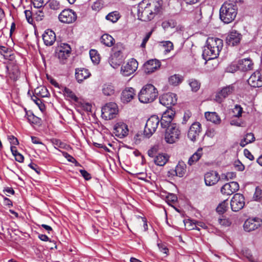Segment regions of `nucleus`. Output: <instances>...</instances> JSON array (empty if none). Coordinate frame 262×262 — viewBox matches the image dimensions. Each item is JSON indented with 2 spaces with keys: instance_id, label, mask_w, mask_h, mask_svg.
<instances>
[{
  "instance_id": "15",
  "label": "nucleus",
  "mask_w": 262,
  "mask_h": 262,
  "mask_svg": "<svg viewBox=\"0 0 262 262\" xmlns=\"http://www.w3.org/2000/svg\"><path fill=\"white\" fill-rule=\"evenodd\" d=\"M138 66L137 61L132 58L125 65L122 66L121 72L123 75L128 76L137 70Z\"/></svg>"
},
{
  "instance_id": "21",
  "label": "nucleus",
  "mask_w": 262,
  "mask_h": 262,
  "mask_svg": "<svg viewBox=\"0 0 262 262\" xmlns=\"http://www.w3.org/2000/svg\"><path fill=\"white\" fill-rule=\"evenodd\" d=\"M242 36L237 31H231L226 37V43L229 46H236L240 42Z\"/></svg>"
},
{
  "instance_id": "63",
  "label": "nucleus",
  "mask_w": 262,
  "mask_h": 262,
  "mask_svg": "<svg viewBox=\"0 0 262 262\" xmlns=\"http://www.w3.org/2000/svg\"><path fill=\"white\" fill-rule=\"evenodd\" d=\"M102 8L101 4L100 2L97 1L94 3L92 6V8L95 11H98Z\"/></svg>"
},
{
  "instance_id": "2",
  "label": "nucleus",
  "mask_w": 262,
  "mask_h": 262,
  "mask_svg": "<svg viewBox=\"0 0 262 262\" xmlns=\"http://www.w3.org/2000/svg\"><path fill=\"white\" fill-rule=\"evenodd\" d=\"M158 95L157 89L151 84H147L140 90L138 94V98L142 103H149L152 102Z\"/></svg>"
},
{
  "instance_id": "32",
  "label": "nucleus",
  "mask_w": 262,
  "mask_h": 262,
  "mask_svg": "<svg viewBox=\"0 0 262 262\" xmlns=\"http://www.w3.org/2000/svg\"><path fill=\"white\" fill-rule=\"evenodd\" d=\"M101 42L107 47H112L115 43L114 38L108 34H104L101 36Z\"/></svg>"
},
{
  "instance_id": "8",
  "label": "nucleus",
  "mask_w": 262,
  "mask_h": 262,
  "mask_svg": "<svg viewBox=\"0 0 262 262\" xmlns=\"http://www.w3.org/2000/svg\"><path fill=\"white\" fill-rule=\"evenodd\" d=\"M160 103L166 106L167 109L172 108V106L177 102V95L172 93L164 94L159 97Z\"/></svg>"
},
{
  "instance_id": "25",
  "label": "nucleus",
  "mask_w": 262,
  "mask_h": 262,
  "mask_svg": "<svg viewBox=\"0 0 262 262\" xmlns=\"http://www.w3.org/2000/svg\"><path fill=\"white\" fill-rule=\"evenodd\" d=\"M90 76L91 73L88 69L85 68H77L75 69V78L78 83H81Z\"/></svg>"
},
{
  "instance_id": "19",
  "label": "nucleus",
  "mask_w": 262,
  "mask_h": 262,
  "mask_svg": "<svg viewBox=\"0 0 262 262\" xmlns=\"http://www.w3.org/2000/svg\"><path fill=\"white\" fill-rule=\"evenodd\" d=\"M201 132V124L198 122L193 123L188 132V138L192 141H195Z\"/></svg>"
},
{
  "instance_id": "12",
  "label": "nucleus",
  "mask_w": 262,
  "mask_h": 262,
  "mask_svg": "<svg viewBox=\"0 0 262 262\" xmlns=\"http://www.w3.org/2000/svg\"><path fill=\"white\" fill-rule=\"evenodd\" d=\"M262 225V219L255 217L247 219L244 224L243 227L245 231L251 232L256 230Z\"/></svg>"
},
{
  "instance_id": "42",
  "label": "nucleus",
  "mask_w": 262,
  "mask_h": 262,
  "mask_svg": "<svg viewBox=\"0 0 262 262\" xmlns=\"http://www.w3.org/2000/svg\"><path fill=\"white\" fill-rule=\"evenodd\" d=\"M77 104L78 106L81 107L83 110L91 112L92 105L91 104L88 102H85L83 100L79 99V101L77 102Z\"/></svg>"
},
{
  "instance_id": "7",
  "label": "nucleus",
  "mask_w": 262,
  "mask_h": 262,
  "mask_svg": "<svg viewBox=\"0 0 262 262\" xmlns=\"http://www.w3.org/2000/svg\"><path fill=\"white\" fill-rule=\"evenodd\" d=\"M175 114L176 111L173 108L167 109L164 112L160 120V127L163 129L169 127Z\"/></svg>"
},
{
  "instance_id": "64",
  "label": "nucleus",
  "mask_w": 262,
  "mask_h": 262,
  "mask_svg": "<svg viewBox=\"0 0 262 262\" xmlns=\"http://www.w3.org/2000/svg\"><path fill=\"white\" fill-rule=\"evenodd\" d=\"M216 134V132L213 128H209L206 132V135L210 138H213Z\"/></svg>"
},
{
  "instance_id": "56",
  "label": "nucleus",
  "mask_w": 262,
  "mask_h": 262,
  "mask_svg": "<svg viewBox=\"0 0 262 262\" xmlns=\"http://www.w3.org/2000/svg\"><path fill=\"white\" fill-rule=\"evenodd\" d=\"M24 12H25V16H26V19H27L28 22L29 24H32V23L33 21V19L32 17L31 11H30L29 10H25Z\"/></svg>"
},
{
  "instance_id": "44",
  "label": "nucleus",
  "mask_w": 262,
  "mask_h": 262,
  "mask_svg": "<svg viewBox=\"0 0 262 262\" xmlns=\"http://www.w3.org/2000/svg\"><path fill=\"white\" fill-rule=\"evenodd\" d=\"M253 199L257 202H260L262 200V189L260 187L257 186L255 188Z\"/></svg>"
},
{
  "instance_id": "9",
  "label": "nucleus",
  "mask_w": 262,
  "mask_h": 262,
  "mask_svg": "<svg viewBox=\"0 0 262 262\" xmlns=\"http://www.w3.org/2000/svg\"><path fill=\"white\" fill-rule=\"evenodd\" d=\"M163 4L162 0H149V14L147 16V21L153 19L156 14L159 13Z\"/></svg>"
},
{
  "instance_id": "5",
  "label": "nucleus",
  "mask_w": 262,
  "mask_h": 262,
  "mask_svg": "<svg viewBox=\"0 0 262 262\" xmlns=\"http://www.w3.org/2000/svg\"><path fill=\"white\" fill-rule=\"evenodd\" d=\"M160 123V119L156 115L151 116L146 121L144 134L150 137L156 130Z\"/></svg>"
},
{
  "instance_id": "30",
  "label": "nucleus",
  "mask_w": 262,
  "mask_h": 262,
  "mask_svg": "<svg viewBox=\"0 0 262 262\" xmlns=\"http://www.w3.org/2000/svg\"><path fill=\"white\" fill-rule=\"evenodd\" d=\"M186 165L183 162H179L175 168L174 172L177 176L183 177L186 172Z\"/></svg>"
},
{
  "instance_id": "22",
  "label": "nucleus",
  "mask_w": 262,
  "mask_h": 262,
  "mask_svg": "<svg viewBox=\"0 0 262 262\" xmlns=\"http://www.w3.org/2000/svg\"><path fill=\"white\" fill-rule=\"evenodd\" d=\"M135 90L133 88H126L121 93V99L124 103L130 102L134 98Z\"/></svg>"
},
{
  "instance_id": "3",
  "label": "nucleus",
  "mask_w": 262,
  "mask_h": 262,
  "mask_svg": "<svg viewBox=\"0 0 262 262\" xmlns=\"http://www.w3.org/2000/svg\"><path fill=\"white\" fill-rule=\"evenodd\" d=\"M181 135L179 127L176 123H172L167 128L165 135V139L167 143L172 144L177 141Z\"/></svg>"
},
{
  "instance_id": "17",
  "label": "nucleus",
  "mask_w": 262,
  "mask_h": 262,
  "mask_svg": "<svg viewBox=\"0 0 262 262\" xmlns=\"http://www.w3.org/2000/svg\"><path fill=\"white\" fill-rule=\"evenodd\" d=\"M239 186L237 182L232 181L226 183L221 188L223 194L230 195L239 190Z\"/></svg>"
},
{
  "instance_id": "29",
  "label": "nucleus",
  "mask_w": 262,
  "mask_h": 262,
  "mask_svg": "<svg viewBox=\"0 0 262 262\" xmlns=\"http://www.w3.org/2000/svg\"><path fill=\"white\" fill-rule=\"evenodd\" d=\"M124 49L123 45L121 42H117L112 49L113 52L112 55V59L114 58H118L120 57L123 50Z\"/></svg>"
},
{
  "instance_id": "53",
  "label": "nucleus",
  "mask_w": 262,
  "mask_h": 262,
  "mask_svg": "<svg viewBox=\"0 0 262 262\" xmlns=\"http://www.w3.org/2000/svg\"><path fill=\"white\" fill-rule=\"evenodd\" d=\"M143 138L144 136L142 135L141 133H138L135 135L134 137V143L136 144H139L141 142V140L143 139Z\"/></svg>"
},
{
  "instance_id": "54",
  "label": "nucleus",
  "mask_w": 262,
  "mask_h": 262,
  "mask_svg": "<svg viewBox=\"0 0 262 262\" xmlns=\"http://www.w3.org/2000/svg\"><path fill=\"white\" fill-rule=\"evenodd\" d=\"M244 138L249 143H251L255 141L254 135L252 133H247Z\"/></svg>"
},
{
  "instance_id": "43",
  "label": "nucleus",
  "mask_w": 262,
  "mask_h": 262,
  "mask_svg": "<svg viewBox=\"0 0 262 262\" xmlns=\"http://www.w3.org/2000/svg\"><path fill=\"white\" fill-rule=\"evenodd\" d=\"M90 56L92 62L95 64H98L100 61L99 55L95 50L92 49L90 51Z\"/></svg>"
},
{
  "instance_id": "23",
  "label": "nucleus",
  "mask_w": 262,
  "mask_h": 262,
  "mask_svg": "<svg viewBox=\"0 0 262 262\" xmlns=\"http://www.w3.org/2000/svg\"><path fill=\"white\" fill-rule=\"evenodd\" d=\"M253 63L250 58L240 59L238 61L236 68L242 71H247L253 69Z\"/></svg>"
},
{
  "instance_id": "4",
  "label": "nucleus",
  "mask_w": 262,
  "mask_h": 262,
  "mask_svg": "<svg viewBox=\"0 0 262 262\" xmlns=\"http://www.w3.org/2000/svg\"><path fill=\"white\" fill-rule=\"evenodd\" d=\"M101 112V116L105 120L114 119L118 112L117 105L114 102L107 103L102 108Z\"/></svg>"
},
{
  "instance_id": "27",
  "label": "nucleus",
  "mask_w": 262,
  "mask_h": 262,
  "mask_svg": "<svg viewBox=\"0 0 262 262\" xmlns=\"http://www.w3.org/2000/svg\"><path fill=\"white\" fill-rule=\"evenodd\" d=\"M206 42L209 43V46H212L216 49L219 47L220 51L222 49L223 46V40L219 38L209 37L206 40Z\"/></svg>"
},
{
  "instance_id": "10",
  "label": "nucleus",
  "mask_w": 262,
  "mask_h": 262,
  "mask_svg": "<svg viewBox=\"0 0 262 262\" xmlns=\"http://www.w3.org/2000/svg\"><path fill=\"white\" fill-rule=\"evenodd\" d=\"M245 204V198L240 193L235 194L230 202L231 209L234 212L238 211L243 209Z\"/></svg>"
},
{
  "instance_id": "26",
  "label": "nucleus",
  "mask_w": 262,
  "mask_h": 262,
  "mask_svg": "<svg viewBox=\"0 0 262 262\" xmlns=\"http://www.w3.org/2000/svg\"><path fill=\"white\" fill-rule=\"evenodd\" d=\"M42 39L46 46H52L56 40V35L54 31L47 30L42 34Z\"/></svg>"
},
{
  "instance_id": "45",
  "label": "nucleus",
  "mask_w": 262,
  "mask_h": 262,
  "mask_svg": "<svg viewBox=\"0 0 262 262\" xmlns=\"http://www.w3.org/2000/svg\"><path fill=\"white\" fill-rule=\"evenodd\" d=\"M161 45L165 48V53L170 52L173 49V45L170 41H163L160 42Z\"/></svg>"
},
{
  "instance_id": "31",
  "label": "nucleus",
  "mask_w": 262,
  "mask_h": 262,
  "mask_svg": "<svg viewBox=\"0 0 262 262\" xmlns=\"http://www.w3.org/2000/svg\"><path fill=\"white\" fill-rule=\"evenodd\" d=\"M63 93L64 96L70 101H73L77 103L80 99L71 89L67 87L64 88Z\"/></svg>"
},
{
  "instance_id": "35",
  "label": "nucleus",
  "mask_w": 262,
  "mask_h": 262,
  "mask_svg": "<svg viewBox=\"0 0 262 262\" xmlns=\"http://www.w3.org/2000/svg\"><path fill=\"white\" fill-rule=\"evenodd\" d=\"M12 51L7 47L0 46V54L4 57L6 59L12 60L13 55L11 54Z\"/></svg>"
},
{
  "instance_id": "6",
  "label": "nucleus",
  "mask_w": 262,
  "mask_h": 262,
  "mask_svg": "<svg viewBox=\"0 0 262 262\" xmlns=\"http://www.w3.org/2000/svg\"><path fill=\"white\" fill-rule=\"evenodd\" d=\"M77 14L70 9H64L58 15L59 20L63 24H72L77 19Z\"/></svg>"
},
{
  "instance_id": "55",
  "label": "nucleus",
  "mask_w": 262,
  "mask_h": 262,
  "mask_svg": "<svg viewBox=\"0 0 262 262\" xmlns=\"http://www.w3.org/2000/svg\"><path fill=\"white\" fill-rule=\"evenodd\" d=\"M58 50H62V51H69L71 52V48L70 46L67 43H62L60 47L57 49Z\"/></svg>"
},
{
  "instance_id": "52",
  "label": "nucleus",
  "mask_w": 262,
  "mask_h": 262,
  "mask_svg": "<svg viewBox=\"0 0 262 262\" xmlns=\"http://www.w3.org/2000/svg\"><path fill=\"white\" fill-rule=\"evenodd\" d=\"M236 173L235 172H228L226 174L222 175V179H224L226 180H229V179H232L236 177Z\"/></svg>"
},
{
  "instance_id": "18",
  "label": "nucleus",
  "mask_w": 262,
  "mask_h": 262,
  "mask_svg": "<svg viewBox=\"0 0 262 262\" xmlns=\"http://www.w3.org/2000/svg\"><path fill=\"white\" fill-rule=\"evenodd\" d=\"M161 67V62L156 59H150L146 61L143 66V70L146 74H150L154 72Z\"/></svg>"
},
{
  "instance_id": "41",
  "label": "nucleus",
  "mask_w": 262,
  "mask_h": 262,
  "mask_svg": "<svg viewBox=\"0 0 262 262\" xmlns=\"http://www.w3.org/2000/svg\"><path fill=\"white\" fill-rule=\"evenodd\" d=\"M20 75V72L17 67H14L9 73V77L13 81H16Z\"/></svg>"
},
{
  "instance_id": "24",
  "label": "nucleus",
  "mask_w": 262,
  "mask_h": 262,
  "mask_svg": "<svg viewBox=\"0 0 262 262\" xmlns=\"http://www.w3.org/2000/svg\"><path fill=\"white\" fill-rule=\"evenodd\" d=\"M116 135L120 138H123L128 135V129L127 125L123 122L117 123L114 127Z\"/></svg>"
},
{
  "instance_id": "57",
  "label": "nucleus",
  "mask_w": 262,
  "mask_h": 262,
  "mask_svg": "<svg viewBox=\"0 0 262 262\" xmlns=\"http://www.w3.org/2000/svg\"><path fill=\"white\" fill-rule=\"evenodd\" d=\"M151 34H152V31H150L146 34V36L143 38L142 42L141 44V47H142L143 48L145 47L146 44L147 42L148 41V40H149Z\"/></svg>"
},
{
  "instance_id": "48",
  "label": "nucleus",
  "mask_w": 262,
  "mask_h": 262,
  "mask_svg": "<svg viewBox=\"0 0 262 262\" xmlns=\"http://www.w3.org/2000/svg\"><path fill=\"white\" fill-rule=\"evenodd\" d=\"M233 112L234 113V116L236 117H240L242 116V114L243 113V108L239 105H235Z\"/></svg>"
},
{
  "instance_id": "40",
  "label": "nucleus",
  "mask_w": 262,
  "mask_h": 262,
  "mask_svg": "<svg viewBox=\"0 0 262 262\" xmlns=\"http://www.w3.org/2000/svg\"><path fill=\"white\" fill-rule=\"evenodd\" d=\"M188 81L192 91L196 92L200 89L201 83L198 80L192 78L189 79Z\"/></svg>"
},
{
  "instance_id": "37",
  "label": "nucleus",
  "mask_w": 262,
  "mask_h": 262,
  "mask_svg": "<svg viewBox=\"0 0 262 262\" xmlns=\"http://www.w3.org/2000/svg\"><path fill=\"white\" fill-rule=\"evenodd\" d=\"M49 94L48 91L46 88L40 86L35 89L34 95L37 97L43 98L48 97Z\"/></svg>"
},
{
  "instance_id": "20",
  "label": "nucleus",
  "mask_w": 262,
  "mask_h": 262,
  "mask_svg": "<svg viewBox=\"0 0 262 262\" xmlns=\"http://www.w3.org/2000/svg\"><path fill=\"white\" fill-rule=\"evenodd\" d=\"M220 179V176L216 171H210L207 172L204 176L205 183L207 186L215 185Z\"/></svg>"
},
{
  "instance_id": "14",
  "label": "nucleus",
  "mask_w": 262,
  "mask_h": 262,
  "mask_svg": "<svg viewBox=\"0 0 262 262\" xmlns=\"http://www.w3.org/2000/svg\"><path fill=\"white\" fill-rule=\"evenodd\" d=\"M220 52L219 48L216 49L206 42L202 56L205 60H210L216 58L219 56Z\"/></svg>"
},
{
  "instance_id": "39",
  "label": "nucleus",
  "mask_w": 262,
  "mask_h": 262,
  "mask_svg": "<svg viewBox=\"0 0 262 262\" xmlns=\"http://www.w3.org/2000/svg\"><path fill=\"white\" fill-rule=\"evenodd\" d=\"M120 18V15L118 11H113L108 13L105 17V18L110 21L115 23H116Z\"/></svg>"
},
{
  "instance_id": "49",
  "label": "nucleus",
  "mask_w": 262,
  "mask_h": 262,
  "mask_svg": "<svg viewBox=\"0 0 262 262\" xmlns=\"http://www.w3.org/2000/svg\"><path fill=\"white\" fill-rule=\"evenodd\" d=\"M31 99L34 103L39 107L40 110H42V108L44 107V104L42 103L41 100L39 99L37 96L33 95V96H31Z\"/></svg>"
},
{
  "instance_id": "51",
  "label": "nucleus",
  "mask_w": 262,
  "mask_h": 262,
  "mask_svg": "<svg viewBox=\"0 0 262 262\" xmlns=\"http://www.w3.org/2000/svg\"><path fill=\"white\" fill-rule=\"evenodd\" d=\"M243 255L250 261L253 260V257L251 251L248 249H245L242 250Z\"/></svg>"
},
{
  "instance_id": "61",
  "label": "nucleus",
  "mask_w": 262,
  "mask_h": 262,
  "mask_svg": "<svg viewBox=\"0 0 262 262\" xmlns=\"http://www.w3.org/2000/svg\"><path fill=\"white\" fill-rule=\"evenodd\" d=\"M43 0H34L33 5L35 8L40 9L43 6Z\"/></svg>"
},
{
  "instance_id": "46",
  "label": "nucleus",
  "mask_w": 262,
  "mask_h": 262,
  "mask_svg": "<svg viewBox=\"0 0 262 262\" xmlns=\"http://www.w3.org/2000/svg\"><path fill=\"white\" fill-rule=\"evenodd\" d=\"M228 208V203L226 200L220 203L217 207L216 210L220 214L224 213Z\"/></svg>"
},
{
  "instance_id": "28",
  "label": "nucleus",
  "mask_w": 262,
  "mask_h": 262,
  "mask_svg": "<svg viewBox=\"0 0 262 262\" xmlns=\"http://www.w3.org/2000/svg\"><path fill=\"white\" fill-rule=\"evenodd\" d=\"M205 116L208 121H210L214 124H219L221 122V119L216 112L205 113Z\"/></svg>"
},
{
  "instance_id": "58",
  "label": "nucleus",
  "mask_w": 262,
  "mask_h": 262,
  "mask_svg": "<svg viewBox=\"0 0 262 262\" xmlns=\"http://www.w3.org/2000/svg\"><path fill=\"white\" fill-rule=\"evenodd\" d=\"M158 150V148L157 146H154L151 147L150 149H149L148 151V155L150 157H154L155 155L157 154Z\"/></svg>"
},
{
  "instance_id": "11",
  "label": "nucleus",
  "mask_w": 262,
  "mask_h": 262,
  "mask_svg": "<svg viewBox=\"0 0 262 262\" xmlns=\"http://www.w3.org/2000/svg\"><path fill=\"white\" fill-rule=\"evenodd\" d=\"M235 90V86L233 84H231L225 86L218 92L215 96L214 100L219 103H221L224 99L228 96L232 94Z\"/></svg>"
},
{
  "instance_id": "59",
  "label": "nucleus",
  "mask_w": 262,
  "mask_h": 262,
  "mask_svg": "<svg viewBox=\"0 0 262 262\" xmlns=\"http://www.w3.org/2000/svg\"><path fill=\"white\" fill-rule=\"evenodd\" d=\"M79 172L85 180H89L92 178L91 174L85 170L80 169Z\"/></svg>"
},
{
  "instance_id": "38",
  "label": "nucleus",
  "mask_w": 262,
  "mask_h": 262,
  "mask_svg": "<svg viewBox=\"0 0 262 262\" xmlns=\"http://www.w3.org/2000/svg\"><path fill=\"white\" fill-rule=\"evenodd\" d=\"M102 92L106 96L113 95L115 93L114 86L111 84H105L103 86Z\"/></svg>"
},
{
  "instance_id": "13",
  "label": "nucleus",
  "mask_w": 262,
  "mask_h": 262,
  "mask_svg": "<svg viewBox=\"0 0 262 262\" xmlns=\"http://www.w3.org/2000/svg\"><path fill=\"white\" fill-rule=\"evenodd\" d=\"M149 0H143L138 6V16L141 20L147 21L149 14Z\"/></svg>"
},
{
  "instance_id": "60",
  "label": "nucleus",
  "mask_w": 262,
  "mask_h": 262,
  "mask_svg": "<svg viewBox=\"0 0 262 262\" xmlns=\"http://www.w3.org/2000/svg\"><path fill=\"white\" fill-rule=\"evenodd\" d=\"M29 167L34 170L37 173L40 174L41 168L36 164L31 163L29 164Z\"/></svg>"
},
{
  "instance_id": "36",
  "label": "nucleus",
  "mask_w": 262,
  "mask_h": 262,
  "mask_svg": "<svg viewBox=\"0 0 262 262\" xmlns=\"http://www.w3.org/2000/svg\"><path fill=\"white\" fill-rule=\"evenodd\" d=\"M183 80V77L179 74H174L168 78L169 83L172 85H178L181 83Z\"/></svg>"
},
{
  "instance_id": "1",
  "label": "nucleus",
  "mask_w": 262,
  "mask_h": 262,
  "mask_svg": "<svg viewBox=\"0 0 262 262\" xmlns=\"http://www.w3.org/2000/svg\"><path fill=\"white\" fill-rule=\"evenodd\" d=\"M237 9V6L235 4L225 2L220 9V19L226 24L232 22L236 16Z\"/></svg>"
},
{
  "instance_id": "33",
  "label": "nucleus",
  "mask_w": 262,
  "mask_h": 262,
  "mask_svg": "<svg viewBox=\"0 0 262 262\" xmlns=\"http://www.w3.org/2000/svg\"><path fill=\"white\" fill-rule=\"evenodd\" d=\"M202 156V148H199L189 158L188 164L190 166L198 162Z\"/></svg>"
},
{
  "instance_id": "50",
  "label": "nucleus",
  "mask_w": 262,
  "mask_h": 262,
  "mask_svg": "<svg viewBox=\"0 0 262 262\" xmlns=\"http://www.w3.org/2000/svg\"><path fill=\"white\" fill-rule=\"evenodd\" d=\"M63 156L68 160V161L75 163L76 166L80 165L76 159L67 152H63Z\"/></svg>"
},
{
  "instance_id": "62",
  "label": "nucleus",
  "mask_w": 262,
  "mask_h": 262,
  "mask_svg": "<svg viewBox=\"0 0 262 262\" xmlns=\"http://www.w3.org/2000/svg\"><path fill=\"white\" fill-rule=\"evenodd\" d=\"M219 222L220 225L226 227L229 226L231 224V222L226 219H219Z\"/></svg>"
},
{
  "instance_id": "47",
  "label": "nucleus",
  "mask_w": 262,
  "mask_h": 262,
  "mask_svg": "<svg viewBox=\"0 0 262 262\" xmlns=\"http://www.w3.org/2000/svg\"><path fill=\"white\" fill-rule=\"evenodd\" d=\"M71 52L68 51H62V50H58V51H56V55L59 59L64 60L70 56Z\"/></svg>"
},
{
  "instance_id": "34",
  "label": "nucleus",
  "mask_w": 262,
  "mask_h": 262,
  "mask_svg": "<svg viewBox=\"0 0 262 262\" xmlns=\"http://www.w3.org/2000/svg\"><path fill=\"white\" fill-rule=\"evenodd\" d=\"M168 160V157L167 155L159 154L155 157L154 162L157 165L163 166L167 163Z\"/></svg>"
},
{
  "instance_id": "16",
  "label": "nucleus",
  "mask_w": 262,
  "mask_h": 262,
  "mask_svg": "<svg viewBox=\"0 0 262 262\" xmlns=\"http://www.w3.org/2000/svg\"><path fill=\"white\" fill-rule=\"evenodd\" d=\"M248 83L253 88L262 86V71L256 70L255 71L248 79Z\"/></svg>"
}]
</instances>
